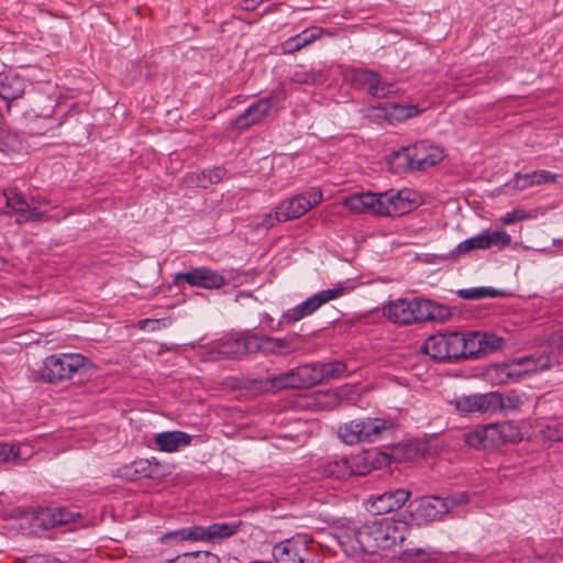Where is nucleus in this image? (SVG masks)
Returning a JSON list of instances; mask_svg holds the SVG:
<instances>
[{
  "instance_id": "1",
  "label": "nucleus",
  "mask_w": 563,
  "mask_h": 563,
  "mask_svg": "<svg viewBox=\"0 0 563 563\" xmlns=\"http://www.w3.org/2000/svg\"><path fill=\"white\" fill-rule=\"evenodd\" d=\"M408 533L407 521L383 518L365 522L358 528L344 530L339 537V543L349 555L374 554L380 549L402 544Z\"/></svg>"
},
{
  "instance_id": "2",
  "label": "nucleus",
  "mask_w": 563,
  "mask_h": 563,
  "mask_svg": "<svg viewBox=\"0 0 563 563\" xmlns=\"http://www.w3.org/2000/svg\"><path fill=\"white\" fill-rule=\"evenodd\" d=\"M85 365L82 354H51L38 368V379L44 383H58L69 379Z\"/></svg>"
},
{
  "instance_id": "3",
  "label": "nucleus",
  "mask_w": 563,
  "mask_h": 563,
  "mask_svg": "<svg viewBox=\"0 0 563 563\" xmlns=\"http://www.w3.org/2000/svg\"><path fill=\"white\" fill-rule=\"evenodd\" d=\"M428 302H424L423 298H413L411 300L406 298H399L388 302L383 308L384 316L399 324H411L427 321L430 316L427 307Z\"/></svg>"
},
{
  "instance_id": "4",
  "label": "nucleus",
  "mask_w": 563,
  "mask_h": 563,
  "mask_svg": "<svg viewBox=\"0 0 563 563\" xmlns=\"http://www.w3.org/2000/svg\"><path fill=\"white\" fill-rule=\"evenodd\" d=\"M307 534H297L273 547V558L277 563H317Z\"/></svg>"
},
{
  "instance_id": "5",
  "label": "nucleus",
  "mask_w": 563,
  "mask_h": 563,
  "mask_svg": "<svg viewBox=\"0 0 563 563\" xmlns=\"http://www.w3.org/2000/svg\"><path fill=\"white\" fill-rule=\"evenodd\" d=\"M282 92L272 91L269 96L261 98L247 107L243 113L231 122V128L236 131H245L253 125L262 123L268 118L275 117L278 111V97Z\"/></svg>"
},
{
  "instance_id": "6",
  "label": "nucleus",
  "mask_w": 563,
  "mask_h": 563,
  "mask_svg": "<svg viewBox=\"0 0 563 563\" xmlns=\"http://www.w3.org/2000/svg\"><path fill=\"white\" fill-rule=\"evenodd\" d=\"M346 288L342 285H339L333 288L321 290L310 297H308L305 301L295 306L291 309H288L283 313L280 319L278 320L279 327H285L299 321L302 318H306L317 311L324 303L334 300L342 295H344Z\"/></svg>"
},
{
  "instance_id": "7",
  "label": "nucleus",
  "mask_w": 563,
  "mask_h": 563,
  "mask_svg": "<svg viewBox=\"0 0 563 563\" xmlns=\"http://www.w3.org/2000/svg\"><path fill=\"white\" fill-rule=\"evenodd\" d=\"M287 342L280 339H273L260 335L254 332H243L235 334L222 343L221 347L227 352H276L285 349Z\"/></svg>"
},
{
  "instance_id": "8",
  "label": "nucleus",
  "mask_w": 563,
  "mask_h": 563,
  "mask_svg": "<svg viewBox=\"0 0 563 563\" xmlns=\"http://www.w3.org/2000/svg\"><path fill=\"white\" fill-rule=\"evenodd\" d=\"M242 522H214L208 527L194 526L167 533L178 540L214 541L229 538L240 531Z\"/></svg>"
},
{
  "instance_id": "9",
  "label": "nucleus",
  "mask_w": 563,
  "mask_h": 563,
  "mask_svg": "<svg viewBox=\"0 0 563 563\" xmlns=\"http://www.w3.org/2000/svg\"><path fill=\"white\" fill-rule=\"evenodd\" d=\"M369 455H356L352 457H338L322 462L317 472L322 477H333L342 479L351 475H365L371 472V465L367 463Z\"/></svg>"
},
{
  "instance_id": "10",
  "label": "nucleus",
  "mask_w": 563,
  "mask_h": 563,
  "mask_svg": "<svg viewBox=\"0 0 563 563\" xmlns=\"http://www.w3.org/2000/svg\"><path fill=\"white\" fill-rule=\"evenodd\" d=\"M462 415H494L503 406L500 393L474 394L456 397L451 401Z\"/></svg>"
},
{
  "instance_id": "11",
  "label": "nucleus",
  "mask_w": 563,
  "mask_h": 563,
  "mask_svg": "<svg viewBox=\"0 0 563 563\" xmlns=\"http://www.w3.org/2000/svg\"><path fill=\"white\" fill-rule=\"evenodd\" d=\"M322 197L321 189L312 187L305 192L283 200L277 206V214L285 222L300 218L307 211L318 206L322 201Z\"/></svg>"
},
{
  "instance_id": "12",
  "label": "nucleus",
  "mask_w": 563,
  "mask_h": 563,
  "mask_svg": "<svg viewBox=\"0 0 563 563\" xmlns=\"http://www.w3.org/2000/svg\"><path fill=\"white\" fill-rule=\"evenodd\" d=\"M511 243V236L504 230H485L475 236L466 239L457 244V254H464L475 250H488L497 247L503 250Z\"/></svg>"
},
{
  "instance_id": "13",
  "label": "nucleus",
  "mask_w": 563,
  "mask_h": 563,
  "mask_svg": "<svg viewBox=\"0 0 563 563\" xmlns=\"http://www.w3.org/2000/svg\"><path fill=\"white\" fill-rule=\"evenodd\" d=\"M351 82L358 89H365L368 95L384 99L393 96L396 90L393 84L383 81L376 71L368 69H353Z\"/></svg>"
},
{
  "instance_id": "14",
  "label": "nucleus",
  "mask_w": 563,
  "mask_h": 563,
  "mask_svg": "<svg viewBox=\"0 0 563 563\" xmlns=\"http://www.w3.org/2000/svg\"><path fill=\"white\" fill-rule=\"evenodd\" d=\"M118 476L126 481H137L139 478L159 479L165 477L168 472L165 465L155 460L139 459L130 464L118 468Z\"/></svg>"
},
{
  "instance_id": "15",
  "label": "nucleus",
  "mask_w": 563,
  "mask_h": 563,
  "mask_svg": "<svg viewBox=\"0 0 563 563\" xmlns=\"http://www.w3.org/2000/svg\"><path fill=\"white\" fill-rule=\"evenodd\" d=\"M410 496L411 492L404 488L387 490L383 494L372 495L366 500V508L373 515H386L400 509Z\"/></svg>"
},
{
  "instance_id": "16",
  "label": "nucleus",
  "mask_w": 563,
  "mask_h": 563,
  "mask_svg": "<svg viewBox=\"0 0 563 563\" xmlns=\"http://www.w3.org/2000/svg\"><path fill=\"white\" fill-rule=\"evenodd\" d=\"M459 349L465 352H488L507 349L503 336L489 332L473 331L466 334L460 333Z\"/></svg>"
},
{
  "instance_id": "17",
  "label": "nucleus",
  "mask_w": 563,
  "mask_h": 563,
  "mask_svg": "<svg viewBox=\"0 0 563 563\" xmlns=\"http://www.w3.org/2000/svg\"><path fill=\"white\" fill-rule=\"evenodd\" d=\"M411 191H385L379 194L378 213L385 217H398L409 212L412 208Z\"/></svg>"
},
{
  "instance_id": "18",
  "label": "nucleus",
  "mask_w": 563,
  "mask_h": 563,
  "mask_svg": "<svg viewBox=\"0 0 563 563\" xmlns=\"http://www.w3.org/2000/svg\"><path fill=\"white\" fill-rule=\"evenodd\" d=\"M79 512L71 511L66 507L41 508L34 512L33 527L42 530H49L56 526L75 521Z\"/></svg>"
},
{
  "instance_id": "19",
  "label": "nucleus",
  "mask_w": 563,
  "mask_h": 563,
  "mask_svg": "<svg viewBox=\"0 0 563 563\" xmlns=\"http://www.w3.org/2000/svg\"><path fill=\"white\" fill-rule=\"evenodd\" d=\"M412 516L420 522H431L448 514V507L440 496H422L411 504Z\"/></svg>"
},
{
  "instance_id": "20",
  "label": "nucleus",
  "mask_w": 563,
  "mask_h": 563,
  "mask_svg": "<svg viewBox=\"0 0 563 563\" xmlns=\"http://www.w3.org/2000/svg\"><path fill=\"white\" fill-rule=\"evenodd\" d=\"M176 279H184L190 286L205 289H219L225 285V277L223 275L205 266L179 273Z\"/></svg>"
},
{
  "instance_id": "21",
  "label": "nucleus",
  "mask_w": 563,
  "mask_h": 563,
  "mask_svg": "<svg viewBox=\"0 0 563 563\" xmlns=\"http://www.w3.org/2000/svg\"><path fill=\"white\" fill-rule=\"evenodd\" d=\"M26 81L18 74L0 73V98L5 101L8 111L11 102L21 98L25 91Z\"/></svg>"
},
{
  "instance_id": "22",
  "label": "nucleus",
  "mask_w": 563,
  "mask_h": 563,
  "mask_svg": "<svg viewBox=\"0 0 563 563\" xmlns=\"http://www.w3.org/2000/svg\"><path fill=\"white\" fill-rule=\"evenodd\" d=\"M411 153L415 170L428 169L441 162L443 158V151L438 146L428 144L427 142H419L411 145Z\"/></svg>"
},
{
  "instance_id": "23",
  "label": "nucleus",
  "mask_w": 563,
  "mask_h": 563,
  "mask_svg": "<svg viewBox=\"0 0 563 563\" xmlns=\"http://www.w3.org/2000/svg\"><path fill=\"white\" fill-rule=\"evenodd\" d=\"M379 194L372 191L355 192L345 197L342 201L350 211L354 213H369L379 216L378 213Z\"/></svg>"
},
{
  "instance_id": "24",
  "label": "nucleus",
  "mask_w": 563,
  "mask_h": 563,
  "mask_svg": "<svg viewBox=\"0 0 563 563\" xmlns=\"http://www.w3.org/2000/svg\"><path fill=\"white\" fill-rule=\"evenodd\" d=\"M7 206L16 214L22 217L23 221L40 220L45 216L44 211H38L29 203L25 197L19 192L5 194Z\"/></svg>"
},
{
  "instance_id": "25",
  "label": "nucleus",
  "mask_w": 563,
  "mask_h": 563,
  "mask_svg": "<svg viewBox=\"0 0 563 563\" xmlns=\"http://www.w3.org/2000/svg\"><path fill=\"white\" fill-rule=\"evenodd\" d=\"M461 343L460 333H437L430 335L423 345L421 352H452L459 350Z\"/></svg>"
},
{
  "instance_id": "26",
  "label": "nucleus",
  "mask_w": 563,
  "mask_h": 563,
  "mask_svg": "<svg viewBox=\"0 0 563 563\" xmlns=\"http://www.w3.org/2000/svg\"><path fill=\"white\" fill-rule=\"evenodd\" d=\"M485 377L493 385H504L517 382L521 378V371L516 368V364L501 363L489 366L485 372Z\"/></svg>"
},
{
  "instance_id": "27",
  "label": "nucleus",
  "mask_w": 563,
  "mask_h": 563,
  "mask_svg": "<svg viewBox=\"0 0 563 563\" xmlns=\"http://www.w3.org/2000/svg\"><path fill=\"white\" fill-rule=\"evenodd\" d=\"M357 421L363 442H375L384 432L393 429V423L382 418H360Z\"/></svg>"
},
{
  "instance_id": "28",
  "label": "nucleus",
  "mask_w": 563,
  "mask_h": 563,
  "mask_svg": "<svg viewBox=\"0 0 563 563\" xmlns=\"http://www.w3.org/2000/svg\"><path fill=\"white\" fill-rule=\"evenodd\" d=\"M191 435L183 431H167L158 433L155 443L161 451L174 452L181 446L189 445Z\"/></svg>"
},
{
  "instance_id": "29",
  "label": "nucleus",
  "mask_w": 563,
  "mask_h": 563,
  "mask_svg": "<svg viewBox=\"0 0 563 563\" xmlns=\"http://www.w3.org/2000/svg\"><path fill=\"white\" fill-rule=\"evenodd\" d=\"M516 368L521 371V377L527 374L543 372L552 366L550 354H539L538 357L528 355L512 361Z\"/></svg>"
},
{
  "instance_id": "30",
  "label": "nucleus",
  "mask_w": 563,
  "mask_h": 563,
  "mask_svg": "<svg viewBox=\"0 0 563 563\" xmlns=\"http://www.w3.org/2000/svg\"><path fill=\"white\" fill-rule=\"evenodd\" d=\"M556 174H552L548 170H534L527 174L517 173L515 176V187L518 189H525L531 186H540L543 184L554 183L558 179Z\"/></svg>"
},
{
  "instance_id": "31",
  "label": "nucleus",
  "mask_w": 563,
  "mask_h": 563,
  "mask_svg": "<svg viewBox=\"0 0 563 563\" xmlns=\"http://www.w3.org/2000/svg\"><path fill=\"white\" fill-rule=\"evenodd\" d=\"M322 29L320 27H309L302 31L301 33L289 37L283 44V49L285 53L291 54L300 51L302 47L311 44L316 40H318L322 34Z\"/></svg>"
},
{
  "instance_id": "32",
  "label": "nucleus",
  "mask_w": 563,
  "mask_h": 563,
  "mask_svg": "<svg viewBox=\"0 0 563 563\" xmlns=\"http://www.w3.org/2000/svg\"><path fill=\"white\" fill-rule=\"evenodd\" d=\"M295 369L298 388H309L322 383V375L319 372V363H308Z\"/></svg>"
},
{
  "instance_id": "33",
  "label": "nucleus",
  "mask_w": 563,
  "mask_h": 563,
  "mask_svg": "<svg viewBox=\"0 0 563 563\" xmlns=\"http://www.w3.org/2000/svg\"><path fill=\"white\" fill-rule=\"evenodd\" d=\"M411 146H402L389 154L387 163L395 173L415 170Z\"/></svg>"
},
{
  "instance_id": "34",
  "label": "nucleus",
  "mask_w": 563,
  "mask_h": 563,
  "mask_svg": "<svg viewBox=\"0 0 563 563\" xmlns=\"http://www.w3.org/2000/svg\"><path fill=\"white\" fill-rule=\"evenodd\" d=\"M27 101L30 103V111L35 117L48 115L52 110V99L47 95L29 92Z\"/></svg>"
},
{
  "instance_id": "35",
  "label": "nucleus",
  "mask_w": 563,
  "mask_h": 563,
  "mask_svg": "<svg viewBox=\"0 0 563 563\" xmlns=\"http://www.w3.org/2000/svg\"><path fill=\"white\" fill-rule=\"evenodd\" d=\"M267 390L277 391L284 388H298L295 369L267 378Z\"/></svg>"
},
{
  "instance_id": "36",
  "label": "nucleus",
  "mask_w": 563,
  "mask_h": 563,
  "mask_svg": "<svg viewBox=\"0 0 563 563\" xmlns=\"http://www.w3.org/2000/svg\"><path fill=\"white\" fill-rule=\"evenodd\" d=\"M339 438L342 442L353 445L363 442L357 419L345 422L339 428Z\"/></svg>"
},
{
  "instance_id": "37",
  "label": "nucleus",
  "mask_w": 563,
  "mask_h": 563,
  "mask_svg": "<svg viewBox=\"0 0 563 563\" xmlns=\"http://www.w3.org/2000/svg\"><path fill=\"white\" fill-rule=\"evenodd\" d=\"M173 563H220V560L211 552L196 551L178 555Z\"/></svg>"
},
{
  "instance_id": "38",
  "label": "nucleus",
  "mask_w": 563,
  "mask_h": 563,
  "mask_svg": "<svg viewBox=\"0 0 563 563\" xmlns=\"http://www.w3.org/2000/svg\"><path fill=\"white\" fill-rule=\"evenodd\" d=\"M419 113L418 107L413 104L402 106L397 103L389 104V121H404L416 117Z\"/></svg>"
},
{
  "instance_id": "39",
  "label": "nucleus",
  "mask_w": 563,
  "mask_h": 563,
  "mask_svg": "<svg viewBox=\"0 0 563 563\" xmlns=\"http://www.w3.org/2000/svg\"><path fill=\"white\" fill-rule=\"evenodd\" d=\"M346 371V365L341 361L319 363V372L322 375V382L325 379L338 378Z\"/></svg>"
},
{
  "instance_id": "40",
  "label": "nucleus",
  "mask_w": 563,
  "mask_h": 563,
  "mask_svg": "<svg viewBox=\"0 0 563 563\" xmlns=\"http://www.w3.org/2000/svg\"><path fill=\"white\" fill-rule=\"evenodd\" d=\"M456 294L462 299L477 300L487 297H495L497 295V291L490 287H474L459 289Z\"/></svg>"
},
{
  "instance_id": "41",
  "label": "nucleus",
  "mask_w": 563,
  "mask_h": 563,
  "mask_svg": "<svg viewBox=\"0 0 563 563\" xmlns=\"http://www.w3.org/2000/svg\"><path fill=\"white\" fill-rule=\"evenodd\" d=\"M465 442L468 446L475 449L489 448L487 443V432L485 427L477 428L465 435Z\"/></svg>"
},
{
  "instance_id": "42",
  "label": "nucleus",
  "mask_w": 563,
  "mask_h": 563,
  "mask_svg": "<svg viewBox=\"0 0 563 563\" xmlns=\"http://www.w3.org/2000/svg\"><path fill=\"white\" fill-rule=\"evenodd\" d=\"M434 363H457L465 360H477L482 354H428Z\"/></svg>"
},
{
  "instance_id": "43",
  "label": "nucleus",
  "mask_w": 563,
  "mask_h": 563,
  "mask_svg": "<svg viewBox=\"0 0 563 563\" xmlns=\"http://www.w3.org/2000/svg\"><path fill=\"white\" fill-rule=\"evenodd\" d=\"M424 302L429 303V306L427 307V310H428V312H430V316L427 318V321H429V320L444 321L451 316V312L448 307L440 305V303H435L429 299H424Z\"/></svg>"
},
{
  "instance_id": "44",
  "label": "nucleus",
  "mask_w": 563,
  "mask_h": 563,
  "mask_svg": "<svg viewBox=\"0 0 563 563\" xmlns=\"http://www.w3.org/2000/svg\"><path fill=\"white\" fill-rule=\"evenodd\" d=\"M224 176V169L221 167H214L213 169L201 172V179L199 185L207 187L209 184H217L222 180Z\"/></svg>"
},
{
  "instance_id": "45",
  "label": "nucleus",
  "mask_w": 563,
  "mask_h": 563,
  "mask_svg": "<svg viewBox=\"0 0 563 563\" xmlns=\"http://www.w3.org/2000/svg\"><path fill=\"white\" fill-rule=\"evenodd\" d=\"M487 432V443L489 448L499 446L503 444L500 435V423H490L484 426Z\"/></svg>"
},
{
  "instance_id": "46",
  "label": "nucleus",
  "mask_w": 563,
  "mask_h": 563,
  "mask_svg": "<svg viewBox=\"0 0 563 563\" xmlns=\"http://www.w3.org/2000/svg\"><path fill=\"white\" fill-rule=\"evenodd\" d=\"M500 435L503 444L515 442L519 439V431L511 422L500 423Z\"/></svg>"
},
{
  "instance_id": "47",
  "label": "nucleus",
  "mask_w": 563,
  "mask_h": 563,
  "mask_svg": "<svg viewBox=\"0 0 563 563\" xmlns=\"http://www.w3.org/2000/svg\"><path fill=\"white\" fill-rule=\"evenodd\" d=\"M442 500L446 504L448 512L453 509L454 507L465 505L468 503V495L464 492L450 495L445 498L442 497Z\"/></svg>"
},
{
  "instance_id": "48",
  "label": "nucleus",
  "mask_w": 563,
  "mask_h": 563,
  "mask_svg": "<svg viewBox=\"0 0 563 563\" xmlns=\"http://www.w3.org/2000/svg\"><path fill=\"white\" fill-rule=\"evenodd\" d=\"M18 563H62L58 559L45 554H34L24 558H18Z\"/></svg>"
},
{
  "instance_id": "49",
  "label": "nucleus",
  "mask_w": 563,
  "mask_h": 563,
  "mask_svg": "<svg viewBox=\"0 0 563 563\" xmlns=\"http://www.w3.org/2000/svg\"><path fill=\"white\" fill-rule=\"evenodd\" d=\"M544 437L550 441H563V423L548 426L544 430Z\"/></svg>"
},
{
  "instance_id": "50",
  "label": "nucleus",
  "mask_w": 563,
  "mask_h": 563,
  "mask_svg": "<svg viewBox=\"0 0 563 563\" xmlns=\"http://www.w3.org/2000/svg\"><path fill=\"white\" fill-rule=\"evenodd\" d=\"M500 400H501L503 406L500 407L499 411L500 410H505V411L516 410L521 405L520 398L516 395H509L507 397H504L503 394H500Z\"/></svg>"
},
{
  "instance_id": "51",
  "label": "nucleus",
  "mask_w": 563,
  "mask_h": 563,
  "mask_svg": "<svg viewBox=\"0 0 563 563\" xmlns=\"http://www.w3.org/2000/svg\"><path fill=\"white\" fill-rule=\"evenodd\" d=\"M527 218V213L523 210H514L511 212H507L503 218V224L509 225L516 223L518 221L525 220Z\"/></svg>"
},
{
  "instance_id": "52",
  "label": "nucleus",
  "mask_w": 563,
  "mask_h": 563,
  "mask_svg": "<svg viewBox=\"0 0 563 563\" xmlns=\"http://www.w3.org/2000/svg\"><path fill=\"white\" fill-rule=\"evenodd\" d=\"M367 115L375 117L377 119H386L389 121V104L384 107H371L367 109Z\"/></svg>"
},
{
  "instance_id": "53",
  "label": "nucleus",
  "mask_w": 563,
  "mask_h": 563,
  "mask_svg": "<svg viewBox=\"0 0 563 563\" xmlns=\"http://www.w3.org/2000/svg\"><path fill=\"white\" fill-rule=\"evenodd\" d=\"M277 222H284L282 219H279L277 214V208L275 209V214H265L262 221L257 224V228L260 229H271L274 227Z\"/></svg>"
},
{
  "instance_id": "54",
  "label": "nucleus",
  "mask_w": 563,
  "mask_h": 563,
  "mask_svg": "<svg viewBox=\"0 0 563 563\" xmlns=\"http://www.w3.org/2000/svg\"><path fill=\"white\" fill-rule=\"evenodd\" d=\"M263 1L264 0H242L240 2V8L244 11H253L257 9Z\"/></svg>"
},
{
  "instance_id": "55",
  "label": "nucleus",
  "mask_w": 563,
  "mask_h": 563,
  "mask_svg": "<svg viewBox=\"0 0 563 563\" xmlns=\"http://www.w3.org/2000/svg\"><path fill=\"white\" fill-rule=\"evenodd\" d=\"M13 448H9L8 445L0 446V462H7L10 459V455L13 454Z\"/></svg>"
},
{
  "instance_id": "56",
  "label": "nucleus",
  "mask_w": 563,
  "mask_h": 563,
  "mask_svg": "<svg viewBox=\"0 0 563 563\" xmlns=\"http://www.w3.org/2000/svg\"><path fill=\"white\" fill-rule=\"evenodd\" d=\"M156 322L157 321H155V320H148V319L142 320V321H140V328L143 329V330H145V329H147L150 327H151V329H154V325H155Z\"/></svg>"
},
{
  "instance_id": "57",
  "label": "nucleus",
  "mask_w": 563,
  "mask_h": 563,
  "mask_svg": "<svg viewBox=\"0 0 563 563\" xmlns=\"http://www.w3.org/2000/svg\"><path fill=\"white\" fill-rule=\"evenodd\" d=\"M295 80L298 81V82H303V84H307L309 81L307 74H302V75L296 74Z\"/></svg>"
},
{
  "instance_id": "58",
  "label": "nucleus",
  "mask_w": 563,
  "mask_h": 563,
  "mask_svg": "<svg viewBox=\"0 0 563 563\" xmlns=\"http://www.w3.org/2000/svg\"><path fill=\"white\" fill-rule=\"evenodd\" d=\"M29 203H31L32 206H34L37 209V205L40 203V199H36V198L32 197L31 200L29 201Z\"/></svg>"
},
{
  "instance_id": "59",
  "label": "nucleus",
  "mask_w": 563,
  "mask_h": 563,
  "mask_svg": "<svg viewBox=\"0 0 563 563\" xmlns=\"http://www.w3.org/2000/svg\"><path fill=\"white\" fill-rule=\"evenodd\" d=\"M560 340H561V344H560L559 349L563 350V335L560 336Z\"/></svg>"
},
{
  "instance_id": "60",
  "label": "nucleus",
  "mask_w": 563,
  "mask_h": 563,
  "mask_svg": "<svg viewBox=\"0 0 563 563\" xmlns=\"http://www.w3.org/2000/svg\"><path fill=\"white\" fill-rule=\"evenodd\" d=\"M14 563H18V559H15Z\"/></svg>"
}]
</instances>
